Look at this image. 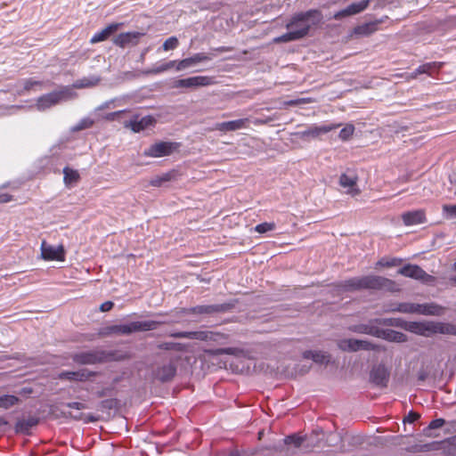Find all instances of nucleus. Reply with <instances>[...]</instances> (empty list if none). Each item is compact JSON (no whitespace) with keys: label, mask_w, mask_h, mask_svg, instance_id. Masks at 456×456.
<instances>
[{"label":"nucleus","mask_w":456,"mask_h":456,"mask_svg":"<svg viewBox=\"0 0 456 456\" xmlns=\"http://www.w3.org/2000/svg\"><path fill=\"white\" fill-rule=\"evenodd\" d=\"M179 148V143L174 142H158L143 151V156L161 158L169 156Z\"/></svg>","instance_id":"10"},{"label":"nucleus","mask_w":456,"mask_h":456,"mask_svg":"<svg viewBox=\"0 0 456 456\" xmlns=\"http://www.w3.org/2000/svg\"><path fill=\"white\" fill-rule=\"evenodd\" d=\"M379 324H383L386 326H394L397 328L403 329L405 328V323L407 321H404L401 318H387L383 320H378L377 321Z\"/></svg>","instance_id":"38"},{"label":"nucleus","mask_w":456,"mask_h":456,"mask_svg":"<svg viewBox=\"0 0 456 456\" xmlns=\"http://www.w3.org/2000/svg\"><path fill=\"white\" fill-rule=\"evenodd\" d=\"M397 273L404 277L419 281L425 284H434L436 277L427 273L417 265L407 264L400 268Z\"/></svg>","instance_id":"8"},{"label":"nucleus","mask_w":456,"mask_h":456,"mask_svg":"<svg viewBox=\"0 0 456 456\" xmlns=\"http://www.w3.org/2000/svg\"><path fill=\"white\" fill-rule=\"evenodd\" d=\"M286 444H294L296 447H299L303 443V438L297 435L288 436L284 439Z\"/></svg>","instance_id":"47"},{"label":"nucleus","mask_w":456,"mask_h":456,"mask_svg":"<svg viewBox=\"0 0 456 456\" xmlns=\"http://www.w3.org/2000/svg\"><path fill=\"white\" fill-rule=\"evenodd\" d=\"M443 211L450 217H456V205H444Z\"/></svg>","instance_id":"51"},{"label":"nucleus","mask_w":456,"mask_h":456,"mask_svg":"<svg viewBox=\"0 0 456 456\" xmlns=\"http://www.w3.org/2000/svg\"><path fill=\"white\" fill-rule=\"evenodd\" d=\"M114 306V304L112 301H105L104 303H102L100 306V310L102 312H108V311H110Z\"/></svg>","instance_id":"57"},{"label":"nucleus","mask_w":456,"mask_h":456,"mask_svg":"<svg viewBox=\"0 0 456 456\" xmlns=\"http://www.w3.org/2000/svg\"><path fill=\"white\" fill-rule=\"evenodd\" d=\"M14 198L13 195L9 193H0V203H7L12 200Z\"/></svg>","instance_id":"59"},{"label":"nucleus","mask_w":456,"mask_h":456,"mask_svg":"<svg viewBox=\"0 0 456 456\" xmlns=\"http://www.w3.org/2000/svg\"><path fill=\"white\" fill-rule=\"evenodd\" d=\"M389 373L384 365H378L372 368L370 373V380L375 386L386 387L387 386Z\"/></svg>","instance_id":"17"},{"label":"nucleus","mask_w":456,"mask_h":456,"mask_svg":"<svg viewBox=\"0 0 456 456\" xmlns=\"http://www.w3.org/2000/svg\"><path fill=\"white\" fill-rule=\"evenodd\" d=\"M122 23H110L101 31L95 33L90 39L91 44H96L107 40L112 34H114L120 27Z\"/></svg>","instance_id":"24"},{"label":"nucleus","mask_w":456,"mask_h":456,"mask_svg":"<svg viewBox=\"0 0 456 456\" xmlns=\"http://www.w3.org/2000/svg\"><path fill=\"white\" fill-rule=\"evenodd\" d=\"M41 249L42 256L45 260H55L61 262H63L65 260V249L62 245L53 247L51 245H47L45 241H43Z\"/></svg>","instance_id":"15"},{"label":"nucleus","mask_w":456,"mask_h":456,"mask_svg":"<svg viewBox=\"0 0 456 456\" xmlns=\"http://www.w3.org/2000/svg\"><path fill=\"white\" fill-rule=\"evenodd\" d=\"M403 262V259L398 257H382L376 263V267H394L400 265Z\"/></svg>","instance_id":"34"},{"label":"nucleus","mask_w":456,"mask_h":456,"mask_svg":"<svg viewBox=\"0 0 456 456\" xmlns=\"http://www.w3.org/2000/svg\"><path fill=\"white\" fill-rule=\"evenodd\" d=\"M451 281L456 284V276L451 278Z\"/></svg>","instance_id":"64"},{"label":"nucleus","mask_w":456,"mask_h":456,"mask_svg":"<svg viewBox=\"0 0 456 456\" xmlns=\"http://www.w3.org/2000/svg\"><path fill=\"white\" fill-rule=\"evenodd\" d=\"M337 287L341 291H355L360 289H386L389 292L400 291L395 281L378 275L350 278L341 281Z\"/></svg>","instance_id":"1"},{"label":"nucleus","mask_w":456,"mask_h":456,"mask_svg":"<svg viewBox=\"0 0 456 456\" xmlns=\"http://www.w3.org/2000/svg\"><path fill=\"white\" fill-rule=\"evenodd\" d=\"M358 176L356 175H348L342 174L339 177V185L343 188H346V193L351 196H358L361 193V190L357 186Z\"/></svg>","instance_id":"20"},{"label":"nucleus","mask_w":456,"mask_h":456,"mask_svg":"<svg viewBox=\"0 0 456 456\" xmlns=\"http://www.w3.org/2000/svg\"><path fill=\"white\" fill-rule=\"evenodd\" d=\"M115 400L113 399L103 400L101 402V407L105 409H112Z\"/></svg>","instance_id":"58"},{"label":"nucleus","mask_w":456,"mask_h":456,"mask_svg":"<svg viewBox=\"0 0 456 456\" xmlns=\"http://www.w3.org/2000/svg\"><path fill=\"white\" fill-rule=\"evenodd\" d=\"M354 133V126L352 124H347L345 127H343L339 132V138L342 141L349 140Z\"/></svg>","instance_id":"42"},{"label":"nucleus","mask_w":456,"mask_h":456,"mask_svg":"<svg viewBox=\"0 0 456 456\" xmlns=\"http://www.w3.org/2000/svg\"><path fill=\"white\" fill-rule=\"evenodd\" d=\"M215 84V78L209 76H196L177 79L173 82V88H197Z\"/></svg>","instance_id":"12"},{"label":"nucleus","mask_w":456,"mask_h":456,"mask_svg":"<svg viewBox=\"0 0 456 456\" xmlns=\"http://www.w3.org/2000/svg\"><path fill=\"white\" fill-rule=\"evenodd\" d=\"M302 33L300 32H293L292 30H289V32L274 38L275 43H287L290 41H295L302 38Z\"/></svg>","instance_id":"35"},{"label":"nucleus","mask_w":456,"mask_h":456,"mask_svg":"<svg viewBox=\"0 0 456 456\" xmlns=\"http://www.w3.org/2000/svg\"><path fill=\"white\" fill-rule=\"evenodd\" d=\"M156 123V118L151 115L142 118H139V115H134L129 121L125 122L124 126L131 129L134 133H140L150 126H154Z\"/></svg>","instance_id":"13"},{"label":"nucleus","mask_w":456,"mask_h":456,"mask_svg":"<svg viewBox=\"0 0 456 456\" xmlns=\"http://www.w3.org/2000/svg\"><path fill=\"white\" fill-rule=\"evenodd\" d=\"M232 50H233V47H232V46H220V47L214 49V51L218 52V53H226V52H231Z\"/></svg>","instance_id":"60"},{"label":"nucleus","mask_w":456,"mask_h":456,"mask_svg":"<svg viewBox=\"0 0 456 456\" xmlns=\"http://www.w3.org/2000/svg\"><path fill=\"white\" fill-rule=\"evenodd\" d=\"M398 304L399 303H390V304L387 305L386 309L387 308H396Z\"/></svg>","instance_id":"62"},{"label":"nucleus","mask_w":456,"mask_h":456,"mask_svg":"<svg viewBox=\"0 0 456 456\" xmlns=\"http://www.w3.org/2000/svg\"><path fill=\"white\" fill-rule=\"evenodd\" d=\"M63 174H64V183L66 184L77 183V182H78V180L80 178L79 174L77 170H74L68 167H64Z\"/></svg>","instance_id":"37"},{"label":"nucleus","mask_w":456,"mask_h":456,"mask_svg":"<svg viewBox=\"0 0 456 456\" xmlns=\"http://www.w3.org/2000/svg\"><path fill=\"white\" fill-rule=\"evenodd\" d=\"M99 334L101 336H110V335H112V334H117L116 324L102 328Z\"/></svg>","instance_id":"50"},{"label":"nucleus","mask_w":456,"mask_h":456,"mask_svg":"<svg viewBox=\"0 0 456 456\" xmlns=\"http://www.w3.org/2000/svg\"><path fill=\"white\" fill-rule=\"evenodd\" d=\"M29 423H30V427H31L33 425H36L37 423V421L34 420L32 418H30Z\"/></svg>","instance_id":"63"},{"label":"nucleus","mask_w":456,"mask_h":456,"mask_svg":"<svg viewBox=\"0 0 456 456\" xmlns=\"http://www.w3.org/2000/svg\"><path fill=\"white\" fill-rule=\"evenodd\" d=\"M234 307L233 303H224L217 305H196L190 308H181L179 314H195L210 315L216 313H225L232 310Z\"/></svg>","instance_id":"6"},{"label":"nucleus","mask_w":456,"mask_h":456,"mask_svg":"<svg viewBox=\"0 0 456 456\" xmlns=\"http://www.w3.org/2000/svg\"><path fill=\"white\" fill-rule=\"evenodd\" d=\"M176 61H170L153 68L149 73L160 74L173 68H175Z\"/></svg>","instance_id":"41"},{"label":"nucleus","mask_w":456,"mask_h":456,"mask_svg":"<svg viewBox=\"0 0 456 456\" xmlns=\"http://www.w3.org/2000/svg\"><path fill=\"white\" fill-rule=\"evenodd\" d=\"M101 81V78L99 77H83L81 79H77L73 84V86L75 88H87V87H93L97 86Z\"/></svg>","instance_id":"33"},{"label":"nucleus","mask_w":456,"mask_h":456,"mask_svg":"<svg viewBox=\"0 0 456 456\" xmlns=\"http://www.w3.org/2000/svg\"><path fill=\"white\" fill-rule=\"evenodd\" d=\"M178 171L175 169L169 170L161 175H157L150 181V185L153 187H160L165 183L175 180L178 177Z\"/></svg>","instance_id":"27"},{"label":"nucleus","mask_w":456,"mask_h":456,"mask_svg":"<svg viewBox=\"0 0 456 456\" xmlns=\"http://www.w3.org/2000/svg\"><path fill=\"white\" fill-rule=\"evenodd\" d=\"M444 312V307L436 303L416 304L415 314L422 315H441Z\"/></svg>","instance_id":"25"},{"label":"nucleus","mask_w":456,"mask_h":456,"mask_svg":"<svg viewBox=\"0 0 456 456\" xmlns=\"http://www.w3.org/2000/svg\"><path fill=\"white\" fill-rule=\"evenodd\" d=\"M379 21L367 22L354 28V34L362 37H368L379 29Z\"/></svg>","instance_id":"28"},{"label":"nucleus","mask_w":456,"mask_h":456,"mask_svg":"<svg viewBox=\"0 0 456 456\" xmlns=\"http://www.w3.org/2000/svg\"><path fill=\"white\" fill-rule=\"evenodd\" d=\"M94 124V121L91 118H84L81 120H79L75 126H73L72 131L78 132L81 130H85L92 127Z\"/></svg>","instance_id":"40"},{"label":"nucleus","mask_w":456,"mask_h":456,"mask_svg":"<svg viewBox=\"0 0 456 456\" xmlns=\"http://www.w3.org/2000/svg\"><path fill=\"white\" fill-rule=\"evenodd\" d=\"M445 423V420L444 419H436L434 420H432L428 428L425 429L426 430H431V429H436V428H442Z\"/></svg>","instance_id":"49"},{"label":"nucleus","mask_w":456,"mask_h":456,"mask_svg":"<svg viewBox=\"0 0 456 456\" xmlns=\"http://www.w3.org/2000/svg\"><path fill=\"white\" fill-rule=\"evenodd\" d=\"M370 3V0H361L358 3H353L346 8L334 13L333 19L338 20L347 16L358 14L363 12L369 6Z\"/></svg>","instance_id":"16"},{"label":"nucleus","mask_w":456,"mask_h":456,"mask_svg":"<svg viewBox=\"0 0 456 456\" xmlns=\"http://www.w3.org/2000/svg\"><path fill=\"white\" fill-rule=\"evenodd\" d=\"M355 330L360 333L368 334L381 338L380 335L383 331V329L370 325H360Z\"/></svg>","instance_id":"36"},{"label":"nucleus","mask_w":456,"mask_h":456,"mask_svg":"<svg viewBox=\"0 0 456 456\" xmlns=\"http://www.w3.org/2000/svg\"><path fill=\"white\" fill-rule=\"evenodd\" d=\"M305 359H311L316 363H328L330 360V355L323 351H311L307 350L303 353Z\"/></svg>","instance_id":"29"},{"label":"nucleus","mask_w":456,"mask_h":456,"mask_svg":"<svg viewBox=\"0 0 456 456\" xmlns=\"http://www.w3.org/2000/svg\"><path fill=\"white\" fill-rule=\"evenodd\" d=\"M179 45V41L176 37H168L162 45L164 51H169L175 49Z\"/></svg>","instance_id":"45"},{"label":"nucleus","mask_w":456,"mask_h":456,"mask_svg":"<svg viewBox=\"0 0 456 456\" xmlns=\"http://www.w3.org/2000/svg\"><path fill=\"white\" fill-rule=\"evenodd\" d=\"M404 330L424 337H429L433 334H451L456 335V326L438 322H406Z\"/></svg>","instance_id":"2"},{"label":"nucleus","mask_w":456,"mask_h":456,"mask_svg":"<svg viewBox=\"0 0 456 456\" xmlns=\"http://www.w3.org/2000/svg\"><path fill=\"white\" fill-rule=\"evenodd\" d=\"M158 347L161 350H175V351H183V346L180 343L175 342H164L158 346Z\"/></svg>","instance_id":"44"},{"label":"nucleus","mask_w":456,"mask_h":456,"mask_svg":"<svg viewBox=\"0 0 456 456\" xmlns=\"http://www.w3.org/2000/svg\"><path fill=\"white\" fill-rule=\"evenodd\" d=\"M167 323L165 321L132 322L129 324H116L117 335H130L134 332L154 330L158 326Z\"/></svg>","instance_id":"5"},{"label":"nucleus","mask_w":456,"mask_h":456,"mask_svg":"<svg viewBox=\"0 0 456 456\" xmlns=\"http://www.w3.org/2000/svg\"><path fill=\"white\" fill-rule=\"evenodd\" d=\"M420 418V415L414 411H410L408 415L404 418V422L413 423Z\"/></svg>","instance_id":"54"},{"label":"nucleus","mask_w":456,"mask_h":456,"mask_svg":"<svg viewBox=\"0 0 456 456\" xmlns=\"http://www.w3.org/2000/svg\"><path fill=\"white\" fill-rule=\"evenodd\" d=\"M338 346L344 352H357L359 350L379 351L380 347L367 340L355 338H344L338 341Z\"/></svg>","instance_id":"9"},{"label":"nucleus","mask_w":456,"mask_h":456,"mask_svg":"<svg viewBox=\"0 0 456 456\" xmlns=\"http://www.w3.org/2000/svg\"><path fill=\"white\" fill-rule=\"evenodd\" d=\"M113 390H114L113 387H104V388L97 391L96 392V395L99 398L109 396V395H112Z\"/></svg>","instance_id":"52"},{"label":"nucleus","mask_w":456,"mask_h":456,"mask_svg":"<svg viewBox=\"0 0 456 456\" xmlns=\"http://www.w3.org/2000/svg\"><path fill=\"white\" fill-rule=\"evenodd\" d=\"M193 65H194V63L192 61L191 57H189V58H185L181 61H176L175 69L177 71H180V70L186 69Z\"/></svg>","instance_id":"46"},{"label":"nucleus","mask_w":456,"mask_h":456,"mask_svg":"<svg viewBox=\"0 0 456 456\" xmlns=\"http://www.w3.org/2000/svg\"><path fill=\"white\" fill-rule=\"evenodd\" d=\"M341 126V124H329V125H322V126H312L308 127L305 131L303 132L304 136L308 137H318L322 134H325L327 133H330L332 130H335Z\"/></svg>","instance_id":"23"},{"label":"nucleus","mask_w":456,"mask_h":456,"mask_svg":"<svg viewBox=\"0 0 456 456\" xmlns=\"http://www.w3.org/2000/svg\"><path fill=\"white\" fill-rule=\"evenodd\" d=\"M380 337L382 339L390 342L403 343L407 341V336L404 333L394 330L383 329Z\"/></svg>","instance_id":"30"},{"label":"nucleus","mask_w":456,"mask_h":456,"mask_svg":"<svg viewBox=\"0 0 456 456\" xmlns=\"http://www.w3.org/2000/svg\"><path fill=\"white\" fill-rule=\"evenodd\" d=\"M449 443H450L452 445L456 446V436H454L451 437V438L449 439Z\"/></svg>","instance_id":"61"},{"label":"nucleus","mask_w":456,"mask_h":456,"mask_svg":"<svg viewBox=\"0 0 456 456\" xmlns=\"http://www.w3.org/2000/svg\"><path fill=\"white\" fill-rule=\"evenodd\" d=\"M444 63L439 61L427 62L419 66L411 74L407 77L408 80L415 79L419 75L427 74L433 77L436 72H438L443 67Z\"/></svg>","instance_id":"19"},{"label":"nucleus","mask_w":456,"mask_h":456,"mask_svg":"<svg viewBox=\"0 0 456 456\" xmlns=\"http://www.w3.org/2000/svg\"><path fill=\"white\" fill-rule=\"evenodd\" d=\"M128 358L126 354H118L115 351L91 350L73 354L71 359L79 365H93L111 361H122Z\"/></svg>","instance_id":"3"},{"label":"nucleus","mask_w":456,"mask_h":456,"mask_svg":"<svg viewBox=\"0 0 456 456\" xmlns=\"http://www.w3.org/2000/svg\"><path fill=\"white\" fill-rule=\"evenodd\" d=\"M191 59L195 65V64L202 62V61H210L212 59V57L210 55H208L203 53H195L193 56H191Z\"/></svg>","instance_id":"48"},{"label":"nucleus","mask_w":456,"mask_h":456,"mask_svg":"<svg viewBox=\"0 0 456 456\" xmlns=\"http://www.w3.org/2000/svg\"><path fill=\"white\" fill-rule=\"evenodd\" d=\"M249 119L248 118H240L236 120H231L222 123H217L216 125V129L222 131V132H228V131H236L242 128H246L248 126Z\"/></svg>","instance_id":"21"},{"label":"nucleus","mask_w":456,"mask_h":456,"mask_svg":"<svg viewBox=\"0 0 456 456\" xmlns=\"http://www.w3.org/2000/svg\"><path fill=\"white\" fill-rule=\"evenodd\" d=\"M233 348L232 347H228V348H218V349H216V350H212L210 351V353L212 354H215V355H219V354H233Z\"/></svg>","instance_id":"53"},{"label":"nucleus","mask_w":456,"mask_h":456,"mask_svg":"<svg viewBox=\"0 0 456 456\" xmlns=\"http://www.w3.org/2000/svg\"><path fill=\"white\" fill-rule=\"evenodd\" d=\"M140 34L138 32H125L120 33L117 37H114L113 43L114 45L124 48L130 44H136V40L138 39Z\"/></svg>","instance_id":"26"},{"label":"nucleus","mask_w":456,"mask_h":456,"mask_svg":"<svg viewBox=\"0 0 456 456\" xmlns=\"http://www.w3.org/2000/svg\"><path fill=\"white\" fill-rule=\"evenodd\" d=\"M276 228V224L273 222L271 223H262L255 226L254 231L258 233H265L267 232L273 231Z\"/></svg>","instance_id":"43"},{"label":"nucleus","mask_w":456,"mask_h":456,"mask_svg":"<svg viewBox=\"0 0 456 456\" xmlns=\"http://www.w3.org/2000/svg\"><path fill=\"white\" fill-rule=\"evenodd\" d=\"M97 374V372L86 369H80L74 371L63 370L58 374V379L61 380L86 382Z\"/></svg>","instance_id":"14"},{"label":"nucleus","mask_w":456,"mask_h":456,"mask_svg":"<svg viewBox=\"0 0 456 456\" xmlns=\"http://www.w3.org/2000/svg\"><path fill=\"white\" fill-rule=\"evenodd\" d=\"M169 336L176 338H189L200 341H218L219 339L226 338L225 335L210 330L179 331L171 333Z\"/></svg>","instance_id":"7"},{"label":"nucleus","mask_w":456,"mask_h":456,"mask_svg":"<svg viewBox=\"0 0 456 456\" xmlns=\"http://www.w3.org/2000/svg\"><path fill=\"white\" fill-rule=\"evenodd\" d=\"M176 373V366L174 363L165 364L154 371V378L161 382L170 381Z\"/></svg>","instance_id":"22"},{"label":"nucleus","mask_w":456,"mask_h":456,"mask_svg":"<svg viewBox=\"0 0 456 456\" xmlns=\"http://www.w3.org/2000/svg\"><path fill=\"white\" fill-rule=\"evenodd\" d=\"M18 402V398L14 395H5L0 396V408L8 409Z\"/></svg>","instance_id":"39"},{"label":"nucleus","mask_w":456,"mask_h":456,"mask_svg":"<svg viewBox=\"0 0 456 456\" xmlns=\"http://www.w3.org/2000/svg\"><path fill=\"white\" fill-rule=\"evenodd\" d=\"M401 217L406 226L421 224L427 222L426 211L424 209L404 212Z\"/></svg>","instance_id":"18"},{"label":"nucleus","mask_w":456,"mask_h":456,"mask_svg":"<svg viewBox=\"0 0 456 456\" xmlns=\"http://www.w3.org/2000/svg\"><path fill=\"white\" fill-rule=\"evenodd\" d=\"M416 311V303H410V302H403L399 303L396 306V308H387L385 309V312L387 313H403V314H415Z\"/></svg>","instance_id":"31"},{"label":"nucleus","mask_w":456,"mask_h":456,"mask_svg":"<svg viewBox=\"0 0 456 456\" xmlns=\"http://www.w3.org/2000/svg\"><path fill=\"white\" fill-rule=\"evenodd\" d=\"M322 20V15L319 10H308L294 14L286 24V28L293 32L302 33L303 38L309 33L311 26L319 24Z\"/></svg>","instance_id":"4"},{"label":"nucleus","mask_w":456,"mask_h":456,"mask_svg":"<svg viewBox=\"0 0 456 456\" xmlns=\"http://www.w3.org/2000/svg\"><path fill=\"white\" fill-rule=\"evenodd\" d=\"M69 96V93L68 89L54 91L39 97L37 101L36 107L38 110H45L68 99Z\"/></svg>","instance_id":"11"},{"label":"nucleus","mask_w":456,"mask_h":456,"mask_svg":"<svg viewBox=\"0 0 456 456\" xmlns=\"http://www.w3.org/2000/svg\"><path fill=\"white\" fill-rule=\"evenodd\" d=\"M28 430V423L26 421H20L16 425V431L18 433H27Z\"/></svg>","instance_id":"55"},{"label":"nucleus","mask_w":456,"mask_h":456,"mask_svg":"<svg viewBox=\"0 0 456 456\" xmlns=\"http://www.w3.org/2000/svg\"><path fill=\"white\" fill-rule=\"evenodd\" d=\"M62 415L64 417H69L75 420H81L83 421L84 423H91V422H95L98 420V418L95 417L94 415L93 414H86V413H83V412H77V413H72L70 411L69 412H66V411H63L62 412Z\"/></svg>","instance_id":"32"},{"label":"nucleus","mask_w":456,"mask_h":456,"mask_svg":"<svg viewBox=\"0 0 456 456\" xmlns=\"http://www.w3.org/2000/svg\"><path fill=\"white\" fill-rule=\"evenodd\" d=\"M67 406L70 409H75L77 411H82V410L86 409V405L85 403H79V402L69 403H67Z\"/></svg>","instance_id":"56"}]
</instances>
